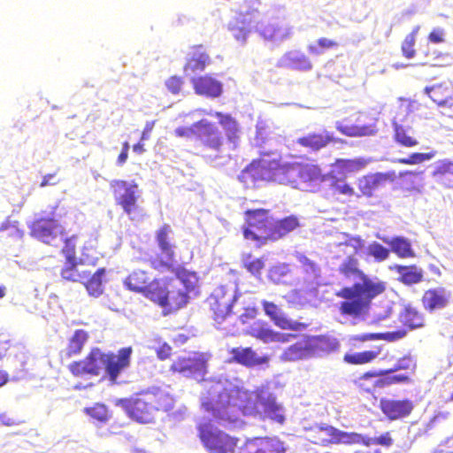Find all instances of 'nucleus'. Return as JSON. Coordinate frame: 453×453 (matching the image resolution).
Returning <instances> with one entry per match:
<instances>
[{"label":"nucleus","mask_w":453,"mask_h":453,"mask_svg":"<svg viewBox=\"0 0 453 453\" xmlns=\"http://www.w3.org/2000/svg\"><path fill=\"white\" fill-rule=\"evenodd\" d=\"M172 348L167 344L164 343L157 349V357L161 360H165L169 357Z\"/></svg>","instance_id":"nucleus-64"},{"label":"nucleus","mask_w":453,"mask_h":453,"mask_svg":"<svg viewBox=\"0 0 453 453\" xmlns=\"http://www.w3.org/2000/svg\"><path fill=\"white\" fill-rule=\"evenodd\" d=\"M444 30L441 27L434 28L429 35V41L433 43L443 42Z\"/></svg>","instance_id":"nucleus-63"},{"label":"nucleus","mask_w":453,"mask_h":453,"mask_svg":"<svg viewBox=\"0 0 453 453\" xmlns=\"http://www.w3.org/2000/svg\"><path fill=\"white\" fill-rule=\"evenodd\" d=\"M389 179L388 173H376L368 174L358 180V188L366 196H372L373 192L381 188Z\"/></svg>","instance_id":"nucleus-33"},{"label":"nucleus","mask_w":453,"mask_h":453,"mask_svg":"<svg viewBox=\"0 0 453 453\" xmlns=\"http://www.w3.org/2000/svg\"><path fill=\"white\" fill-rule=\"evenodd\" d=\"M284 443L277 437L253 438L248 440L241 453H284Z\"/></svg>","instance_id":"nucleus-22"},{"label":"nucleus","mask_w":453,"mask_h":453,"mask_svg":"<svg viewBox=\"0 0 453 453\" xmlns=\"http://www.w3.org/2000/svg\"><path fill=\"white\" fill-rule=\"evenodd\" d=\"M297 226L298 219L295 216L286 217L277 221L273 219L269 240L276 241L293 231Z\"/></svg>","instance_id":"nucleus-39"},{"label":"nucleus","mask_w":453,"mask_h":453,"mask_svg":"<svg viewBox=\"0 0 453 453\" xmlns=\"http://www.w3.org/2000/svg\"><path fill=\"white\" fill-rule=\"evenodd\" d=\"M275 142L274 134L273 132L272 123L269 120L258 119L256 125V135L253 139L255 146L260 148L259 153L262 157L272 158L273 153L277 151H271L265 148L266 143L273 144Z\"/></svg>","instance_id":"nucleus-25"},{"label":"nucleus","mask_w":453,"mask_h":453,"mask_svg":"<svg viewBox=\"0 0 453 453\" xmlns=\"http://www.w3.org/2000/svg\"><path fill=\"white\" fill-rule=\"evenodd\" d=\"M340 271L348 278L361 279L365 274L358 269V261L356 257H349L342 262Z\"/></svg>","instance_id":"nucleus-50"},{"label":"nucleus","mask_w":453,"mask_h":453,"mask_svg":"<svg viewBox=\"0 0 453 453\" xmlns=\"http://www.w3.org/2000/svg\"><path fill=\"white\" fill-rule=\"evenodd\" d=\"M319 433L324 436L323 441L333 444H359L365 442L361 434L342 431L333 426L321 425Z\"/></svg>","instance_id":"nucleus-18"},{"label":"nucleus","mask_w":453,"mask_h":453,"mask_svg":"<svg viewBox=\"0 0 453 453\" xmlns=\"http://www.w3.org/2000/svg\"><path fill=\"white\" fill-rule=\"evenodd\" d=\"M398 274V280L404 285L418 284L423 280L424 272L421 268L417 265H395L390 267Z\"/></svg>","instance_id":"nucleus-34"},{"label":"nucleus","mask_w":453,"mask_h":453,"mask_svg":"<svg viewBox=\"0 0 453 453\" xmlns=\"http://www.w3.org/2000/svg\"><path fill=\"white\" fill-rule=\"evenodd\" d=\"M211 64V58L202 46L195 47L189 53L184 72L187 76L192 77L196 73L203 72Z\"/></svg>","instance_id":"nucleus-29"},{"label":"nucleus","mask_w":453,"mask_h":453,"mask_svg":"<svg viewBox=\"0 0 453 453\" xmlns=\"http://www.w3.org/2000/svg\"><path fill=\"white\" fill-rule=\"evenodd\" d=\"M230 360L249 368L267 365L269 357L266 355L259 356L250 347H236L230 350Z\"/></svg>","instance_id":"nucleus-24"},{"label":"nucleus","mask_w":453,"mask_h":453,"mask_svg":"<svg viewBox=\"0 0 453 453\" xmlns=\"http://www.w3.org/2000/svg\"><path fill=\"white\" fill-rule=\"evenodd\" d=\"M401 321L411 329L419 328L424 326L422 314L412 307L405 308L404 311L401 314Z\"/></svg>","instance_id":"nucleus-47"},{"label":"nucleus","mask_w":453,"mask_h":453,"mask_svg":"<svg viewBox=\"0 0 453 453\" xmlns=\"http://www.w3.org/2000/svg\"><path fill=\"white\" fill-rule=\"evenodd\" d=\"M172 234L173 230L171 226L166 224L157 231L156 240L161 251V256H164V257H174L175 246L171 242Z\"/></svg>","instance_id":"nucleus-38"},{"label":"nucleus","mask_w":453,"mask_h":453,"mask_svg":"<svg viewBox=\"0 0 453 453\" xmlns=\"http://www.w3.org/2000/svg\"><path fill=\"white\" fill-rule=\"evenodd\" d=\"M105 269L100 268L84 283L90 296H99L103 293L102 279Z\"/></svg>","instance_id":"nucleus-48"},{"label":"nucleus","mask_w":453,"mask_h":453,"mask_svg":"<svg viewBox=\"0 0 453 453\" xmlns=\"http://www.w3.org/2000/svg\"><path fill=\"white\" fill-rule=\"evenodd\" d=\"M236 286L230 283L216 288L207 299L216 323L221 324L232 311L234 304L238 301Z\"/></svg>","instance_id":"nucleus-8"},{"label":"nucleus","mask_w":453,"mask_h":453,"mask_svg":"<svg viewBox=\"0 0 453 453\" xmlns=\"http://www.w3.org/2000/svg\"><path fill=\"white\" fill-rule=\"evenodd\" d=\"M335 127L347 136H365L374 134V128L372 126H348L342 121H336Z\"/></svg>","instance_id":"nucleus-44"},{"label":"nucleus","mask_w":453,"mask_h":453,"mask_svg":"<svg viewBox=\"0 0 453 453\" xmlns=\"http://www.w3.org/2000/svg\"><path fill=\"white\" fill-rule=\"evenodd\" d=\"M88 340V334L82 329L76 330L69 341L68 347L65 349V355L68 357L79 354L85 342Z\"/></svg>","instance_id":"nucleus-45"},{"label":"nucleus","mask_w":453,"mask_h":453,"mask_svg":"<svg viewBox=\"0 0 453 453\" xmlns=\"http://www.w3.org/2000/svg\"><path fill=\"white\" fill-rule=\"evenodd\" d=\"M74 236L71 238H67L65 233L64 232V239L62 242L58 241V244L60 242L64 243V247L62 249V252L65 255L66 261L71 262V260H75V244H74Z\"/></svg>","instance_id":"nucleus-56"},{"label":"nucleus","mask_w":453,"mask_h":453,"mask_svg":"<svg viewBox=\"0 0 453 453\" xmlns=\"http://www.w3.org/2000/svg\"><path fill=\"white\" fill-rule=\"evenodd\" d=\"M247 334L264 343L291 342L297 335L295 334H282L273 331L271 326L261 320L254 321L247 329Z\"/></svg>","instance_id":"nucleus-16"},{"label":"nucleus","mask_w":453,"mask_h":453,"mask_svg":"<svg viewBox=\"0 0 453 453\" xmlns=\"http://www.w3.org/2000/svg\"><path fill=\"white\" fill-rule=\"evenodd\" d=\"M191 83L194 87L195 92L200 96L215 98L219 96L222 93V83L209 75L199 77L192 76Z\"/></svg>","instance_id":"nucleus-28"},{"label":"nucleus","mask_w":453,"mask_h":453,"mask_svg":"<svg viewBox=\"0 0 453 453\" xmlns=\"http://www.w3.org/2000/svg\"><path fill=\"white\" fill-rule=\"evenodd\" d=\"M435 151H431L427 153L416 152L412 153L408 157L400 158L398 162L404 165H417L425 161L431 160L435 157Z\"/></svg>","instance_id":"nucleus-54"},{"label":"nucleus","mask_w":453,"mask_h":453,"mask_svg":"<svg viewBox=\"0 0 453 453\" xmlns=\"http://www.w3.org/2000/svg\"><path fill=\"white\" fill-rule=\"evenodd\" d=\"M368 160L364 157L353 159L340 158L335 161V171L343 175L359 172L366 166Z\"/></svg>","instance_id":"nucleus-41"},{"label":"nucleus","mask_w":453,"mask_h":453,"mask_svg":"<svg viewBox=\"0 0 453 453\" xmlns=\"http://www.w3.org/2000/svg\"><path fill=\"white\" fill-rule=\"evenodd\" d=\"M331 141H333V134L328 131L324 130L319 134H308L307 135L299 138L298 143L313 151H317L326 147Z\"/></svg>","instance_id":"nucleus-37"},{"label":"nucleus","mask_w":453,"mask_h":453,"mask_svg":"<svg viewBox=\"0 0 453 453\" xmlns=\"http://www.w3.org/2000/svg\"><path fill=\"white\" fill-rule=\"evenodd\" d=\"M269 214L270 211L265 209L247 211V226L243 228L244 238L257 242L259 246L265 244L269 240L273 221Z\"/></svg>","instance_id":"nucleus-9"},{"label":"nucleus","mask_w":453,"mask_h":453,"mask_svg":"<svg viewBox=\"0 0 453 453\" xmlns=\"http://www.w3.org/2000/svg\"><path fill=\"white\" fill-rule=\"evenodd\" d=\"M78 272L79 268L75 264V260H71V262L66 261L65 266L61 271V276L66 280L78 282L81 281Z\"/></svg>","instance_id":"nucleus-55"},{"label":"nucleus","mask_w":453,"mask_h":453,"mask_svg":"<svg viewBox=\"0 0 453 453\" xmlns=\"http://www.w3.org/2000/svg\"><path fill=\"white\" fill-rule=\"evenodd\" d=\"M264 311L274 325L284 330L301 331L306 328V325L289 319L282 310L275 303L265 300L262 301Z\"/></svg>","instance_id":"nucleus-20"},{"label":"nucleus","mask_w":453,"mask_h":453,"mask_svg":"<svg viewBox=\"0 0 453 453\" xmlns=\"http://www.w3.org/2000/svg\"><path fill=\"white\" fill-rule=\"evenodd\" d=\"M397 370L395 368L388 370H380L377 372H365L362 379L369 380L370 378H377L374 386L383 388L393 384H403L410 381V377L405 373L395 374Z\"/></svg>","instance_id":"nucleus-30"},{"label":"nucleus","mask_w":453,"mask_h":453,"mask_svg":"<svg viewBox=\"0 0 453 453\" xmlns=\"http://www.w3.org/2000/svg\"><path fill=\"white\" fill-rule=\"evenodd\" d=\"M273 157H262L259 162L251 163L245 167L238 175L240 182L246 188H255L260 180L276 182L277 167L279 165V153H273Z\"/></svg>","instance_id":"nucleus-7"},{"label":"nucleus","mask_w":453,"mask_h":453,"mask_svg":"<svg viewBox=\"0 0 453 453\" xmlns=\"http://www.w3.org/2000/svg\"><path fill=\"white\" fill-rule=\"evenodd\" d=\"M366 307L361 300L351 293L349 298L341 303L340 315L337 319L342 324L350 323L356 325L363 319Z\"/></svg>","instance_id":"nucleus-21"},{"label":"nucleus","mask_w":453,"mask_h":453,"mask_svg":"<svg viewBox=\"0 0 453 453\" xmlns=\"http://www.w3.org/2000/svg\"><path fill=\"white\" fill-rule=\"evenodd\" d=\"M377 238L381 240L385 244L388 245L391 251L401 258H409L415 257V251L412 249L411 241L403 236L388 237L377 234Z\"/></svg>","instance_id":"nucleus-31"},{"label":"nucleus","mask_w":453,"mask_h":453,"mask_svg":"<svg viewBox=\"0 0 453 453\" xmlns=\"http://www.w3.org/2000/svg\"><path fill=\"white\" fill-rule=\"evenodd\" d=\"M366 253L376 262H382L388 258L390 250L382 244L372 242L366 247Z\"/></svg>","instance_id":"nucleus-52"},{"label":"nucleus","mask_w":453,"mask_h":453,"mask_svg":"<svg viewBox=\"0 0 453 453\" xmlns=\"http://www.w3.org/2000/svg\"><path fill=\"white\" fill-rule=\"evenodd\" d=\"M277 66L300 72H308L312 69V64L309 58L298 50H292L284 53L279 58Z\"/></svg>","instance_id":"nucleus-27"},{"label":"nucleus","mask_w":453,"mask_h":453,"mask_svg":"<svg viewBox=\"0 0 453 453\" xmlns=\"http://www.w3.org/2000/svg\"><path fill=\"white\" fill-rule=\"evenodd\" d=\"M284 9H270L264 17L257 10L238 13L227 24L234 40L245 45L253 29L265 41L281 43L293 35V27L284 20Z\"/></svg>","instance_id":"nucleus-2"},{"label":"nucleus","mask_w":453,"mask_h":453,"mask_svg":"<svg viewBox=\"0 0 453 453\" xmlns=\"http://www.w3.org/2000/svg\"><path fill=\"white\" fill-rule=\"evenodd\" d=\"M214 115L218 118L219 123L224 129L227 142H225L223 141L225 152L218 153L217 151H211V154H204V157L212 162L217 159L226 161L231 157L230 152L234 150L239 143L241 129L238 122L230 114L216 111Z\"/></svg>","instance_id":"nucleus-11"},{"label":"nucleus","mask_w":453,"mask_h":453,"mask_svg":"<svg viewBox=\"0 0 453 453\" xmlns=\"http://www.w3.org/2000/svg\"><path fill=\"white\" fill-rule=\"evenodd\" d=\"M289 268L286 264H280L273 266L268 273L269 279L275 284H286Z\"/></svg>","instance_id":"nucleus-51"},{"label":"nucleus","mask_w":453,"mask_h":453,"mask_svg":"<svg viewBox=\"0 0 453 453\" xmlns=\"http://www.w3.org/2000/svg\"><path fill=\"white\" fill-rule=\"evenodd\" d=\"M416 364L412 357L406 356L403 358H400L396 364L395 365L394 368L395 370L400 371V370H409L413 369L415 367Z\"/></svg>","instance_id":"nucleus-59"},{"label":"nucleus","mask_w":453,"mask_h":453,"mask_svg":"<svg viewBox=\"0 0 453 453\" xmlns=\"http://www.w3.org/2000/svg\"><path fill=\"white\" fill-rule=\"evenodd\" d=\"M83 411L96 425L105 424L111 418L108 408L103 403H95L93 406L86 407Z\"/></svg>","instance_id":"nucleus-43"},{"label":"nucleus","mask_w":453,"mask_h":453,"mask_svg":"<svg viewBox=\"0 0 453 453\" xmlns=\"http://www.w3.org/2000/svg\"><path fill=\"white\" fill-rule=\"evenodd\" d=\"M195 283L194 275L187 278L179 275L170 280L152 278L142 296L170 313L188 303Z\"/></svg>","instance_id":"nucleus-3"},{"label":"nucleus","mask_w":453,"mask_h":453,"mask_svg":"<svg viewBox=\"0 0 453 453\" xmlns=\"http://www.w3.org/2000/svg\"><path fill=\"white\" fill-rule=\"evenodd\" d=\"M380 408L390 420L402 419L408 417L413 408V403L409 399L381 398Z\"/></svg>","instance_id":"nucleus-19"},{"label":"nucleus","mask_w":453,"mask_h":453,"mask_svg":"<svg viewBox=\"0 0 453 453\" xmlns=\"http://www.w3.org/2000/svg\"><path fill=\"white\" fill-rule=\"evenodd\" d=\"M415 42L413 35H407L402 44L403 54L407 58H412L415 56V50L413 49Z\"/></svg>","instance_id":"nucleus-57"},{"label":"nucleus","mask_w":453,"mask_h":453,"mask_svg":"<svg viewBox=\"0 0 453 453\" xmlns=\"http://www.w3.org/2000/svg\"><path fill=\"white\" fill-rule=\"evenodd\" d=\"M334 188L336 192L345 196H352L354 194L353 188L343 180L336 181Z\"/></svg>","instance_id":"nucleus-62"},{"label":"nucleus","mask_w":453,"mask_h":453,"mask_svg":"<svg viewBox=\"0 0 453 453\" xmlns=\"http://www.w3.org/2000/svg\"><path fill=\"white\" fill-rule=\"evenodd\" d=\"M113 190L116 203L133 219L132 214L137 208V200L141 196L139 187L134 180H113L110 183Z\"/></svg>","instance_id":"nucleus-13"},{"label":"nucleus","mask_w":453,"mask_h":453,"mask_svg":"<svg viewBox=\"0 0 453 453\" xmlns=\"http://www.w3.org/2000/svg\"><path fill=\"white\" fill-rule=\"evenodd\" d=\"M28 227L33 237L47 244L58 246V241L62 242L64 239V227L51 218L36 214Z\"/></svg>","instance_id":"nucleus-12"},{"label":"nucleus","mask_w":453,"mask_h":453,"mask_svg":"<svg viewBox=\"0 0 453 453\" xmlns=\"http://www.w3.org/2000/svg\"><path fill=\"white\" fill-rule=\"evenodd\" d=\"M433 176L442 182V178L446 174L453 175V162L449 159L439 160L434 165Z\"/></svg>","instance_id":"nucleus-53"},{"label":"nucleus","mask_w":453,"mask_h":453,"mask_svg":"<svg viewBox=\"0 0 453 453\" xmlns=\"http://www.w3.org/2000/svg\"><path fill=\"white\" fill-rule=\"evenodd\" d=\"M174 262V257L168 258L161 257V258H155L150 261L151 266L157 271H165L169 269Z\"/></svg>","instance_id":"nucleus-58"},{"label":"nucleus","mask_w":453,"mask_h":453,"mask_svg":"<svg viewBox=\"0 0 453 453\" xmlns=\"http://www.w3.org/2000/svg\"><path fill=\"white\" fill-rule=\"evenodd\" d=\"M181 85L182 81L180 78H178L176 76L171 77L165 81V86L167 89L174 95L179 94L181 88Z\"/></svg>","instance_id":"nucleus-60"},{"label":"nucleus","mask_w":453,"mask_h":453,"mask_svg":"<svg viewBox=\"0 0 453 453\" xmlns=\"http://www.w3.org/2000/svg\"><path fill=\"white\" fill-rule=\"evenodd\" d=\"M105 357L106 353L98 348H95L91 349L84 360L70 364L69 370L75 376L98 375L104 369Z\"/></svg>","instance_id":"nucleus-14"},{"label":"nucleus","mask_w":453,"mask_h":453,"mask_svg":"<svg viewBox=\"0 0 453 453\" xmlns=\"http://www.w3.org/2000/svg\"><path fill=\"white\" fill-rule=\"evenodd\" d=\"M207 360H208L207 357L203 353H199V352L189 353L188 355L179 357L178 359L173 363L171 369L173 372H177L180 373L184 377L192 378L197 381L203 380L204 392L202 393V396H201L202 408L208 413L211 414V416L213 417L212 411L206 410L203 406V401H202L203 396H204L208 394L207 389H206V384L212 380H218L219 379H227V378L219 376L218 378H214V379H211L209 380H203V377L206 373Z\"/></svg>","instance_id":"nucleus-5"},{"label":"nucleus","mask_w":453,"mask_h":453,"mask_svg":"<svg viewBox=\"0 0 453 453\" xmlns=\"http://www.w3.org/2000/svg\"><path fill=\"white\" fill-rule=\"evenodd\" d=\"M378 354V352L373 350L347 353L344 355L343 360L344 362L351 365H364L375 359Z\"/></svg>","instance_id":"nucleus-49"},{"label":"nucleus","mask_w":453,"mask_h":453,"mask_svg":"<svg viewBox=\"0 0 453 453\" xmlns=\"http://www.w3.org/2000/svg\"><path fill=\"white\" fill-rule=\"evenodd\" d=\"M175 134L179 137H196L205 149L218 153L225 152L221 132L207 119H201L190 127H177Z\"/></svg>","instance_id":"nucleus-4"},{"label":"nucleus","mask_w":453,"mask_h":453,"mask_svg":"<svg viewBox=\"0 0 453 453\" xmlns=\"http://www.w3.org/2000/svg\"><path fill=\"white\" fill-rule=\"evenodd\" d=\"M245 266L251 274L257 276L264 267V262L261 259H254L250 262H247Z\"/></svg>","instance_id":"nucleus-61"},{"label":"nucleus","mask_w":453,"mask_h":453,"mask_svg":"<svg viewBox=\"0 0 453 453\" xmlns=\"http://www.w3.org/2000/svg\"><path fill=\"white\" fill-rule=\"evenodd\" d=\"M424 92L439 106L451 104V91L449 88L444 84H436L432 87H426Z\"/></svg>","instance_id":"nucleus-40"},{"label":"nucleus","mask_w":453,"mask_h":453,"mask_svg":"<svg viewBox=\"0 0 453 453\" xmlns=\"http://www.w3.org/2000/svg\"><path fill=\"white\" fill-rule=\"evenodd\" d=\"M395 141L404 147H413L418 141L412 137V131L409 127L394 122Z\"/></svg>","instance_id":"nucleus-46"},{"label":"nucleus","mask_w":453,"mask_h":453,"mask_svg":"<svg viewBox=\"0 0 453 453\" xmlns=\"http://www.w3.org/2000/svg\"><path fill=\"white\" fill-rule=\"evenodd\" d=\"M320 175L319 168L313 165L282 163L280 157L279 158L276 182L280 184H289L299 188L302 184L319 180Z\"/></svg>","instance_id":"nucleus-6"},{"label":"nucleus","mask_w":453,"mask_h":453,"mask_svg":"<svg viewBox=\"0 0 453 453\" xmlns=\"http://www.w3.org/2000/svg\"><path fill=\"white\" fill-rule=\"evenodd\" d=\"M280 358L284 362H296L313 358L309 336H301L297 342L283 350Z\"/></svg>","instance_id":"nucleus-26"},{"label":"nucleus","mask_w":453,"mask_h":453,"mask_svg":"<svg viewBox=\"0 0 453 453\" xmlns=\"http://www.w3.org/2000/svg\"><path fill=\"white\" fill-rule=\"evenodd\" d=\"M208 394L203 396V406L213 413L219 425L234 429L240 427V415L255 416L263 412L265 418L283 425L286 410L278 403L268 385L249 391L243 382L237 379H219L206 384Z\"/></svg>","instance_id":"nucleus-1"},{"label":"nucleus","mask_w":453,"mask_h":453,"mask_svg":"<svg viewBox=\"0 0 453 453\" xmlns=\"http://www.w3.org/2000/svg\"><path fill=\"white\" fill-rule=\"evenodd\" d=\"M132 352L131 347H126L120 349L117 355L106 353L104 372L111 384H117L119 374L129 367Z\"/></svg>","instance_id":"nucleus-15"},{"label":"nucleus","mask_w":453,"mask_h":453,"mask_svg":"<svg viewBox=\"0 0 453 453\" xmlns=\"http://www.w3.org/2000/svg\"><path fill=\"white\" fill-rule=\"evenodd\" d=\"M450 294L443 288L427 290L423 296V303L426 309L431 311L444 308L449 299Z\"/></svg>","instance_id":"nucleus-35"},{"label":"nucleus","mask_w":453,"mask_h":453,"mask_svg":"<svg viewBox=\"0 0 453 453\" xmlns=\"http://www.w3.org/2000/svg\"><path fill=\"white\" fill-rule=\"evenodd\" d=\"M156 410L151 401V394L144 392L142 397L133 400L128 405L130 417L140 423H150L154 420Z\"/></svg>","instance_id":"nucleus-17"},{"label":"nucleus","mask_w":453,"mask_h":453,"mask_svg":"<svg viewBox=\"0 0 453 453\" xmlns=\"http://www.w3.org/2000/svg\"><path fill=\"white\" fill-rule=\"evenodd\" d=\"M362 282H357L350 289L346 291L353 293L366 306L369 305L372 299L385 290V286L380 281H374L364 275L361 279Z\"/></svg>","instance_id":"nucleus-23"},{"label":"nucleus","mask_w":453,"mask_h":453,"mask_svg":"<svg viewBox=\"0 0 453 453\" xmlns=\"http://www.w3.org/2000/svg\"><path fill=\"white\" fill-rule=\"evenodd\" d=\"M151 279L145 271L135 270L125 279L124 286L130 291L142 295Z\"/></svg>","instance_id":"nucleus-36"},{"label":"nucleus","mask_w":453,"mask_h":453,"mask_svg":"<svg viewBox=\"0 0 453 453\" xmlns=\"http://www.w3.org/2000/svg\"><path fill=\"white\" fill-rule=\"evenodd\" d=\"M199 437L211 453H234L238 440L219 430L211 423L198 426Z\"/></svg>","instance_id":"nucleus-10"},{"label":"nucleus","mask_w":453,"mask_h":453,"mask_svg":"<svg viewBox=\"0 0 453 453\" xmlns=\"http://www.w3.org/2000/svg\"><path fill=\"white\" fill-rule=\"evenodd\" d=\"M309 340L313 357L334 352L340 348L339 341L334 336H309Z\"/></svg>","instance_id":"nucleus-32"},{"label":"nucleus","mask_w":453,"mask_h":453,"mask_svg":"<svg viewBox=\"0 0 453 453\" xmlns=\"http://www.w3.org/2000/svg\"><path fill=\"white\" fill-rule=\"evenodd\" d=\"M147 392L151 394V401L156 411L159 410L168 411L173 408V398L165 390L159 388H151Z\"/></svg>","instance_id":"nucleus-42"}]
</instances>
